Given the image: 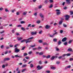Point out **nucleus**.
Returning <instances> with one entry per match:
<instances>
[{
  "label": "nucleus",
  "mask_w": 73,
  "mask_h": 73,
  "mask_svg": "<svg viewBox=\"0 0 73 73\" xmlns=\"http://www.w3.org/2000/svg\"><path fill=\"white\" fill-rule=\"evenodd\" d=\"M64 17L66 18L65 19V20L68 21L69 20V18H70V15H66L64 16Z\"/></svg>",
  "instance_id": "1"
},
{
  "label": "nucleus",
  "mask_w": 73,
  "mask_h": 73,
  "mask_svg": "<svg viewBox=\"0 0 73 73\" xmlns=\"http://www.w3.org/2000/svg\"><path fill=\"white\" fill-rule=\"evenodd\" d=\"M15 52L16 53V52H17V53H18V52H19L20 51V50L19 49H17V48H16L15 49Z\"/></svg>",
  "instance_id": "2"
},
{
  "label": "nucleus",
  "mask_w": 73,
  "mask_h": 73,
  "mask_svg": "<svg viewBox=\"0 0 73 73\" xmlns=\"http://www.w3.org/2000/svg\"><path fill=\"white\" fill-rule=\"evenodd\" d=\"M43 68V66H40L38 65L37 67V68L38 70H40L41 69H42Z\"/></svg>",
  "instance_id": "3"
},
{
  "label": "nucleus",
  "mask_w": 73,
  "mask_h": 73,
  "mask_svg": "<svg viewBox=\"0 0 73 73\" xmlns=\"http://www.w3.org/2000/svg\"><path fill=\"white\" fill-rule=\"evenodd\" d=\"M50 26L48 25H46L45 27V29H49V28H50Z\"/></svg>",
  "instance_id": "4"
},
{
  "label": "nucleus",
  "mask_w": 73,
  "mask_h": 73,
  "mask_svg": "<svg viewBox=\"0 0 73 73\" xmlns=\"http://www.w3.org/2000/svg\"><path fill=\"white\" fill-rule=\"evenodd\" d=\"M67 40V38L66 37H64L63 38L62 40V42H65Z\"/></svg>",
  "instance_id": "5"
},
{
  "label": "nucleus",
  "mask_w": 73,
  "mask_h": 73,
  "mask_svg": "<svg viewBox=\"0 0 73 73\" xmlns=\"http://www.w3.org/2000/svg\"><path fill=\"white\" fill-rule=\"evenodd\" d=\"M31 35H36V34H37V32L36 31H33L32 32H31Z\"/></svg>",
  "instance_id": "6"
},
{
  "label": "nucleus",
  "mask_w": 73,
  "mask_h": 73,
  "mask_svg": "<svg viewBox=\"0 0 73 73\" xmlns=\"http://www.w3.org/2000/svg\"><path fill=\"white\" fill-rule=\"evenodd\" d=\"M9 60H10V58H5L3 60L4 61H8Z\"/></svg>",
  "instance_id": "7"
},
{
  "label": "nucleus",
  "mask_w": 73,
  "mask_h": 73,
  "mask_svg": "<svg viewBox=\"0 0 73 73\" xmlns=\"http://www.w3.org/2000/svg\"><path fill=\"white\" fill-rule=\"evenodd\" d=\"M66 3L67 4H70V0H66Z\"/></svg>",
  "instance_id": "8"
},
{
  "label": "nucleus",
  "mask_w": 73,
  "mask_h": 73,
  "mask_svg": "<svg viewBox=\"0 0 73 73\" xmlns=\"http://www.w3.org/2000/svg\"><path fill=\"white\" fill-rule=\"evenodd\" d=\"M17 39L18 41H20L21 40H22L23 39V37H20L19 38V37H17Z\"/></svg>",
  "instance_id": "9"
},
{
  "label": "nucleus",
  "mask_w": 73,
  "mask_h": 73,
  "mask_svg": "<svg viewBox=\"0 0 73 73\" xmlns=\"http://www.w3.org/2000/svg\"><path fill=\"white\" fill-rule=\"evenodd\" d=\"M42 44L43 45H49V44L48 43H47L46 42H44V43H42Z\"/></svg>",
  "instance_id": "10"
},
{
  "label": "nucleus",
  "mask_w": 73,
  "mask_h": 73,
  "mask_svg": "<svg viewBox=\"0 0 73 73\" xmlns=\"http://www.w3.org/2000/svg\"><path fill=\"white\" fill-rule=\"evenodd\" d=\"M49 2V0H46L45 1L44 3L45 4H47Z\"/></svg>",
  "instance_id": "11"
},
{
  "label": "nucleus",
  "mask_w": 73,
  "mask_h": 73,
  "mask_svg": "<svg viewBox=\"0 0 73 73\" xmlns=\"http://www.w3.org/2000/svg\"><path fill=\"white\" fill-rule=\"evenodd\" d=\"M40 17H42V18H43V17H44V15H42V13H40Z\"/></svg>",
  "instance_id": "12"
},
{
  "label": "nucleus",
  "mask_w": 73,
  "mask_h": 73,
  "mask_svg": "<svg viewBox=\"0 0 73 73\" xmlns=\"http://www.w3.org/2000/svg\"><path fill=\"white\" fill-rule=\"evenodd\" d=\"M68 52H71L72 51V49L71 48H69L68 49Z\"/></svg>",
  "instance_id": "13"
},
{
  "label": "nucleus",
  "mask_w": 73,
  "mask_h": 73,
  "mask_svg": "<svg viewBox=\"0 0 73 73\" xmlns=\"http://www.w3.org/2000/svg\"><path fill=\"white\" fill-rule=\"evenodd\" d=\"M33 15L35 16H37V13H34Z\"/></svg>",
  "instance_id": "14"
},
{
  "label": "nucleus",
  "mask_w": 73,
  "mask_h": 73,
  "mask_svg": "<svg viewBox=\"0 0 73 73\" xmlns=\"http://www.w3.org/2000/svg\"><path fill=\"white\" fill-rule=\"evenodd\" d=\"M27 14V12H25L23 13V14L24 16H25V15H26Z\"/></svg>",
  "instance_id": "15"
},
{
  "label": "nucleus",
  "mask_w": 73,
  "mask_h": 73,
  "mask_svg": "<svg viewBox=\"0 0 73 73\" xmlns=\"http://www.w3.org/2000/svg\"><path fill=\"white\" fill-rule=\"evenodd\" d=\"M34 37H31L27 39V40L28 41V40H32L33 38H34Z\"/></svg>",
  "instance_id": "16"
},
{
  "label": "nucleus",
  "mask_w": 73,
  "mask_h": 73,
  "mask_svg": "<svg viewBox=\"0 0 73 73\" xmlns=\"http://www.w3.org/2000/svg\"><path fill=\"white\" fill-rule=\"evenodd\" d=\"M55 58V56H52L51 58V60H54V59Z\"/></svg>",
  "instance_id": "17"
},
{
  "label": "nucleus",
  "mask_w": 73,
  "mask_h": 73,
  "mask_svg": "<svg viewBox=\"0 0 73 73\" xmlns=\"http://www.w3.org/2000/svg\"><path fill=\"white\" fill-rule=\"evenodd\" d=\"M61 14V12H56V15H60Z\"/></svg>",
  "instance_id": "18"
},
{
  "label": "nucleus",
  "mask_w": 73,
  "mask_h": 73,
  "mask_svg": "<svg viewBox=\"0 0 73 73\" xmlns=\"http://www.w3.org/2000/svg\"><path fill=\"white\" fill-rule=\"evenodd\" d=\"M44 54V52H39V55L40 56H41V55H42Z\"/></svg>",
  "instance_id": "19"
},
{
  "label": "nucleus",
  "mask_w": 73,
  "mask_h": 73,
  "mask_svg": "<svg viewBox=\"0 0 73 73\" xmlns=\"http://www.w3.org/2000/svg\"><path fill=\"white\" fill-rule=\"evenodd\" d=\"M64 45H65V46H66V45H67V44H68V42H65L64 43Z\"/></svg>",
  "instance_id": "20"
},
{
  "label": "nucleus",
  "mask_w": 73,
  "mask_h": 73,
  "mask_svg": "<svg viewBox=\"0 0 73 73\" xmlns=\"http://www.w3.org/2000/svg\"><path fill=\"white\" fill-rule=\"evenodd\" d=\"M32 53H33V52L32 51H31L29 52L28 54H31Z\"/></svg>",
  "instance_id": "21"
},
{
  "label": "nucleus",
  "mask_w": 73,
  "mask_h": 73,
  "mask_svg": "<svg viewBox=\"0 0 73 73\" xmlns=\"http://www.w3.org/2000/svg\"><path fill=\"white\" fill-rule=\"evenodd\" d=\"M53 41L54 42H56L57 40L56 38H54L53 39Z\"/></svg>",
  "instance_id": "22"
},
{
  "label": "nucleus",
  "mask_w": 73,
  "mask_h": 73,
  "mask_svg": "<svg viewBox=\"0 0 73 73\" xmlns=\"http://www.w3.org/2000/svg\"><path fill=\"white\" fill-rule=\"evenodd\" d=\"M28 55V54L27 53H24L23 54V56L24 57H25V56H27Z\"/></svg>",
  "instance_id": "23"
},
{
  "label": "nucleus",
  "mask_w": 73,
  "mask_h": 73,
  "mask_svg": "<svg viewBox=\"0 0 73 73\" xmlns=\"http://www.w3.org/2000/svg\"><path fill=\"white\" fill-rule=\"evenodd\" d=\"M23 61H25L24 63H26V62H27V61L26 60V59H24L23 60Z\"/></svg>",
  "instance_id": "24"
},
{
  "label": "nucleus",
  "mask_w": 73,
  "mask_h": 73,
  "mask_svg": "<svg viewBox=\"0 0 73 73\" xmlns=\"http://www.w3.org/2000/svg\"><path fill=\"white\" fill-rule=\"evenodd\" d=\"M70 15H72L73 14V11H70Z\"/></svg>",
  "instance_id": "25"
},
{
  "label": "nucleus",
  "mask_w": 73,
  "mask_h": 73,
  "mask_svg": "<svg viewBox=\"0 0 73 73\" xmlns=\"http://www.w3.org/2000/svg\"><path fill=\"white\" fill-rule=\"evenodd\" d=\"M12 32L13 33H15V29H13Z\"/></svg>",
  "instance_id": "26"
},
{
  "label": "nucleus",
  "mask_w": 73,
  "mask_h": 73,
  "mask_svg": "<svg viewBox=\"0 0 73 73\" xmlns=\"http://www.w3.org/2000/svg\"><path fill=\"white\" fill-rule=\"evenodd\" d=\"M72 41H73V40H70L68 42V43L70 44V43H71V42H72Z\"/></svg>",
  "instance_id": "27"
},
{
  "label": "nucleus",
  "mask_w": 73,
  "mask_h": 73,
  "mask_svg": "<svg viewBox=\"0 0 73 73\" xmlns=\"http://www.w3.org/2000/svg\"><path fill=\"white\" fill-rule=\"evenodd\" d=\"M40 23H41V21H40V20H38L36 21V23L37 24H40Z\"/></svg>",
  "instance_id": "28"
},
{
  "label": "nucleus",
  "mask_w": 73,
  "mask_h": 73,
  "mask_svg": "<svg viewBox=\"0 0 73 73\" xmlns=\"http://www.w3.org/2000/svg\"><path fill=\"white\" fill-rule=\"evenodd\" d=\"M26 70V69H23L21 70L22 72H24Z\"/></svg>",
  "instance_id": "29"
},
{
  "label": "nucleus",
  "mask_w": 73,
  "mask_h": 73,
  "mask_svg": "<svg viewBox=\"0 0 73 73\" xmlns=\"http://www.w3.org/2000/svg\"><path fill=\"white\" fill-rule=\"evenodd\" d=\"M50 57V55H49L46 56V58H49Z\"/></svg>",
  "instance_id": "30"
},
{
  "label": "nucleus",
  "mask_w": 73,
  "mask_h": 73,
  "mask_svg": "<svg viewBox=\"0 0 73 73\" xmlns=\"http://www.w3.org/2000/svg\"><path fill=\"white\" fill-rule=\"evenodd\" d=\"M5 11L6 12H9V11H8V10L7 8H5Z\"/></svg>",
  "instance_id": "31"
},
{
  "label": "nucleus",
  "mask_w": 73,
  "mask_h": 73,
  "mask_svg": "<svg viewBox=\"0 0 73 73\" xmlns=\"http://www.w3.org/2000/svg\"><path fill=\"white\" fill-rule=\"evenodd\" d=\"M27 66V64L23 65L22 67V68H24V67H26Z\"/></svg>",
  "instance_id": "32"
},
{
  "label": "nucleus",
  "mask_w": 73,
  "mask_h": 73,
  "mask_svg": "<svg viewBox=\"0 0 73 73\" xmlns=\"http://www.w3.org/2000/svg\"><path fill=\"white\" fill-rule=\"evenodd\" d=\"M53 7V4H51L49 7V8H52Z\"/></svg>",
  "instance_id": "33"
},
{
  "label": "nucleus",
  "mask_w": 73,
  "mask_h": 73,
  "mask_svg": "<svg viewBox=\"0 0 73 73\" xmlns=\"http://www.w3.org/2000/svg\"><path fill=\"white\" fill-rule=\"evenodd\" d=\"M21 24H25V22L24 21H21Z\"/></svg>",
  "instance_id": "34"
},
{
  "label": "nucleus",
  "mask_w": 73,
  "mask_h": 73,
  "mask_svg": "<svg viewBox=\"0 0 73 73\" xmlns=\"http://www.w3.org/2000/svg\"><path fill=\"white\" fill-rule=\"evenodd\" d=\"M60 63V61H57L56 62V64H58H58H59Z\"/></svg>",
  "instance_id": "35"
},
{
  "label": "nucleus",
  "mask_w": 73,
  "mask_h": 73,
  "mask_svg": "<svg viewBox=\"0 0 73 73\" xmlns=\"http://www.w3.org/2000/svg\"><path fill=\"white\" fill-rule=\"evenodd\" d=\"M66 55L67 56H70L71 55V54H66Z\"/></svg>",
  "instance_id": "36"
},
{
  "label": "nucleus",
  "mask_w": 73,
  "mask_h": 73,
  "mask_svg": "<svg viewBox=\"0 0 73 73\" xmlns=\"http://www.w3.org/2000/svg\"><path fill=\"white\" fill-rule=\"evenodd\" d=\"M62 21H61L59 22V24L60 25H61V24H62Z\"/></svg>",
  "instance_id": "37"
},
{
  "label": "nucleus",
  "mask_w": 73,
  "mask_h": 73,
  "mask_svg": "<svg viewBox=\"0 0 73 73\" xmlns=\"http://www.w3.org/2000/svg\"><path fill=\"white\" fill-rule=\"evenodd\" d=\"M39 64H40V65H41V64H42V61H39Z\"/></svg>",
  "instance_id": "38"
},
{
  "label": "nucleus",
  "mask_w": 73,
  "mask_h": 73,
  "mask_svg": "<svg viewBox=\"0 0 73 73\" xmlns=\"http://www.w3.org/2000/svg\"><path fill=\"white\" fill-rule=\"evenodd\" d=\"M38 42H40V43H42V40H39L38 41Z\"/></svg>",
  "instance_id": "39"
},
{
  "label": "nucleus",
  "mask_w": 73,
  "mask_h": 73,
  "mask_svg": "<svg viewBox=\"0 0 73 73\" xmlns=\"http://www.w3.org/2000/svg\"><path fill=\"white\" fill-rule=\"evenodd\" d=\"M61 41L59 40L58 42V44L60 45V44H61Z\"/></svg>",
  "instance_id": "40"
},
{
  "label": "nucleus",
  "mask_w": 73,
  "mask_h": 73,
  "mask_svg": "<svg viewBox=\"0 0 73 73\" xmlns=\"http://www.w3.org/2000/svg\"><path fill=\"white\" fill-rule=\"evenodd\" d=\"M36 50H37V48H34L33 49V51H35Z\"/></svg>",
  "instance_id": "41"
},
{
  "label": "nucleus",
  "mask_w": 73,
  "mask_h": 73,
  "mask_svg": "<svg viewBox=\"0 0 73 73\" xmlns=\"http://www.w3.org/2000/svg\"><path fill=\"white\" fill-rule=\"evenodd\" d=\"M2 68H4L5 67V64H3L2 66Z\"/></svg>",
  "instance_id": "42"
},
{
  "label": "nucleus",
  "mask_w": 73,
  "mask_h": 73,
  "mask_svg": "<svg viewBox=\"0 0 73 73\" xmlns=\"http://www.w3.org/2000/svg\"><path fill=\"white\" fill-rule=\"evenodd\" d=\"M21 29H22V30L23 31H25V29L23 27L21 28Z\"/></svg>",
  "instance_id": "43"
},
{
  "label": "nucleus",
  "mask_w": 73,
  "mask_h": 73,
  "mask_svg": "<svg viewBox=\"0 0 73 73\" xmlns=\"http://www.w3.org/2000/svg\"><path fill=\"white\" fill-rule=\"evenodd\" d=\"M41 8H42V5H40L39 6L38 8L39 9H41Z\"/></svg>",
  "instance_id": "44"
},
{
  "label": "nucleus",
  "mask_w": 73,
  "mask_h": 73,
  "mask_svg": "<svg viewBox=\"0 0 73 73\" xmlns=\"http://www.w3.org/2000/svg\"><path fill=\"white\" fill-rule=\"evenodd\" d=\"M4 32H5V31H4V30H3L2 31H1L0 33H1V34H2V33H4Z\"/></svg>",
  "instance_id": "45"
},
{
  "label": "nucleus",
  "mask_w": 73,
  "mask_h": 73,
  "mask_svg": "<svg viewBox=\"0 0 73 73\" xmlns=\"http://www.w3.org/2000/svg\"><path fill=\"white\" fill-rule=\"evenodd\" d=\"M49 1H50V3H53V0H49Z\"/></svg>",
  "instance_id": "46"
},
{
  "label": "nucleus",
  "mask_w": 73,
  "mask_h": 73,
  "mask_svg": "<svg viewBox=\"0 0 73 73\" xmlns=\"http://www.w3.org/2000/svg\"><path fill=\"white\" fill-rule=\"evenodd\" d=\"M3 48H4V45H2L1 46V49H3Z\"/></svg>",
  "instance_id": "47"
},
{
  "label": "nucleus",
  "mask_w": 73,
  "mask_h": 73,
  "mask_svg": "<svg viewBox=\"0 0 73 73\" xmlns=\"http://www.w3.org/2000/svg\"><path fill=\"white\" fill-rule=\"evenodd\" d=\"M16 11L15 10H11V12L12 13H14V12H15Z\"/></svg>",
  "instance_id": "48"
},
{
  "label": "nucleus",
  "mask_w": 73,
  "mask_h": 73,
  "mask_svg": "<svg viewBox=\"0 0 73 73\" xmlns=\"http://www.w3.org/2000/svg\"><path fill=\"white\" fill-rule=\"evenodd\" d=\"M30 67L31 68H33V65L32 64H30Z\"/></svg>",
  "instance_id": "49"
},
{
  "label": "nucleus",
  "mask_w": 73,
  "mask_h": 73,
  "mask_svg": "<svg viewBox=\"0 0 73 73\" xmlns=\"http://www.w3.org/2000/svg\"><path fill=\"white\" fill-rule=\"evenodd\" d=\"M15 57L17 58V57H19V54H17L15 55Z\"/></svg>",
  "instance_id": "50"
},
{
  "label": "nucleus",
  "mask_w": 73,
  "mask_h": 73,
  "mask_svg": "<svg viewBox=\"0 0 73 73\" xmlns=\"http://www.w3.org/2000/svg\"><path fill=\"white\" fill-rule=\"evenodd\" d=\"M63 27H67V26H66V25H65L64 24H63Z\"/></svg>",
  "instance_id": "51"
},
{
  "label": "nucleus",
  "mask_w": 73,
  "mask_h": 73,
  "mask_svg": "<svg viewBox=\"0 0 73 73\" xmlns=\"http://www.w3.org/2000/svg\"><path fill=\"white\" fill-rule=\"evenodd\" d=\"M50 37H54V35H49Z\"/></svg>",
  "instance_id": "52"
},
{
  "label": "nucleus",
  "mask_w": 73,
  "mask_h": 73,
  "mask_svg": "<svg viewBox=\"0 0 73 73\" xmlns=\"http://www.w3.org/2000/svg\"><path fill=\"white\" fill-rule=\"evenodd\" d=\"M31 40L27 41L26 42V44H27L28 42H29H29H31Z\"/></svg>",
  "instance_id": "53"
},
{
  "label": "nucleus",
  "mask_w": 73,
  "mask_h": 73,
  "mask_svg": "<svg viewBox=\"0 0 73 73\" xmlns=\"http://www.w3.org/2000/svg\"><path fill=\"white\" fill-rule=\"evenodd\" d=\"M36 46V45L35 44L32 45V46H31V48H34L35 46Z\"/></svg>",
  "instance_id": "54"
},
{
  "label": "nucleus",
  "mask_w": 73,
  "mask_h": 73,
  "mask_svg": "<svg viewBox=\"0 0 73 73\" xmlns=\"http://www.w3.org/2000/svg\"><path fill=\"white\" fill-rule=\"evenodd\" d=\"M46 72L47 73H50V71L47 70L46 71Z\"/></svg>",
  "instance_id": "55"
},
{
  "label": "nucleus",
  "mask_w": 73,
  "mask_h": 73,
  "mask_svg": "<svg viewBox=\"0 0 73 73\" xmlns=\"http://www.w3.org/2000/svg\"><path fill=\"white\" fill-rule=\"evenodd\" d=\"M25 58L27 59V60H28V59H29V58L28 56H26Z\"/></svg>",
  "instance_id": "56"
},
{
  "label": "nucleus",
  "mask_w": 73,
  "mask_h": 73,
  "mask_svg": "<svg viewBox=\"0 0 73 73\" xmlns=\"http://www.w3.org/2000/svg\"><path fill=\"white\" fill-rule=\"evenodd\" d=\"M41 48H42L41 47H38V48L37 49H38V50H40V49H41Z\"/></svg>",
  "instance_id": "57"
},
{
  "label": "nucleus",
  "mask_w": 73,
  "mask_h": 73,
  "mask_svg": "<svg viewBox=\"0 0 73 73\" xmlns=\"http://www.w3.org/2000/svg\"><path fill=\"white\" fill-rule=\"evenodd\" d=\"M55 11L56 12H60V10H58V9L56 10Z\"/></svg>",
  "instance_id": "58"
},
{
  "label": "nucleus",
  "mask_w": 73,
  "mask_h": 73,
  "mask_svg": "<svg viewBox=\"0 0 73 73\" xmlns=\"http://www.w3.org/2000/svg\"><path fill=\"white\" fill-rule=\"evenodd\" d=\"M51 69H56V67H51Z\"/></svg>",
  "instance_id": "59"
},
{
  "label": "nucleus",
  "mask_w": 73,
  "mask_h": 73,
  "mask_svg": "<svg viewBox=\"0 0 73 73\" xmlns=\"http://www.w3.org/2000/svg\"><path fill=\"white\" fill-rule=\"evenodd\" d=\"M16 34L17 36H20V34H19V33H16Z\"/></svg>",
  "instance_id": "60"
},
{
  "label": "nucleus",
  "mask_w": 73,
  "mask_h": 73,
  "mask_svg": "<svg viewBox=\"0 0 73 73\" xmlns=\"http://www.w3.org/2000/svg\"><path fill=\"white\" fill-rule=\"evenodd\" d=\"M3 9L2 7L0 8V11H3Z\"/></svg>",
  "instance_id": "61"
},
{
  "label": "nucleus",
  "mask_w": 73,
  "mask_h": 73,
  "mask_svg": "<svg viewBox=\"0 0 73 73\" xmlns=\"http://www.w3.org/2000/svg\"><path fill=\"white\" fill-rule=\"evenodd\" d=\"M28 41V40L27 39H24L23 40V42H24L25 41Z\"/></svg>",
  "instance_id": "62"
},
{
  "label": "nucleus",
  "mask_w": 73,
  "mask_h": 73,
  "mask_svg": "<svg viewBox=\"0 0 73 73\" xmlns=\"http://www.w3.org/2000/svg\"><path fill=\"white\" fill-rule=\"evenodd\" d=\"M63 32V30H60V33H62Z\"/></svg>",
  "instance_id": "63"
},
{
  "label": "nucleus",
  "mask_w": 73,
  "mask_h": 73,
  "mask_svg": "<svg viewBox=\"0 0 73 73\" xmlns=\"http://www.w3.org/2000/svg\"><path fill=\"white\" fill-rule=\"evenodd\" d=\"M16 14L17 15H20V13H19V12H17L16 13Z\"/></svg>",
  "instance_id": "64"
}]
</instances>
